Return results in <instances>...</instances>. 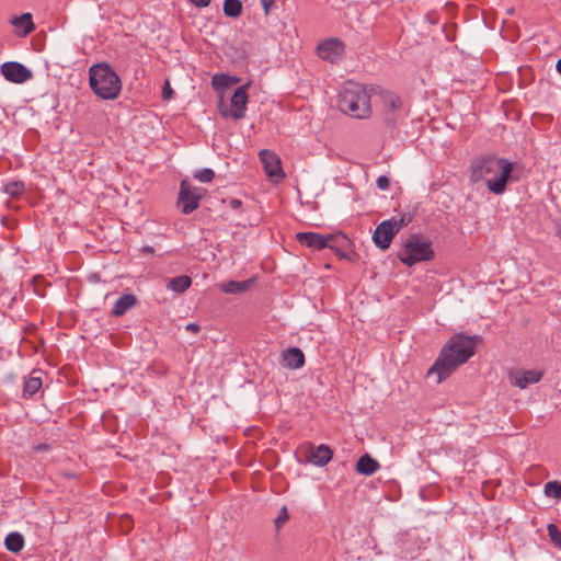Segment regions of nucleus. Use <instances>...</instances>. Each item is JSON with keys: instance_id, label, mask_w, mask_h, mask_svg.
Returning a JSON list of instances; mask_svg holds the SVG:
<instances>
[{"instance_id": "nucleus-1", "label": "nucleus", "mask_w": 561, "mask_h": 561, "mask_svg": "<svg viewBox=\"0 0 561 561\" xmlns=\"http://www.w3.org/2000/svg\"><path fill=\"white\" fill-rule=\"evenodd\" d=\"M477 342V336H468L465 334L451 336L440 351L434 365L430 368L427 373L428 376L436 374L437 382H442L444 379L448 378L457 367L465 364L473 356Z\"/></svg>"}, {"instance_id": "nucleus-2", "label": "nucleus", "mask_w": 561, "mask_h": 561, "mask_svg": "<svg viewBox=\"0 0 561 561\" xmlns=\"http://www.w3.org/2000/svg\"><path fill=\"white\" fill-rule=\"evenodd\" d=\"M514 164L507 159L488 154L476 158L470 164V181H485L493 194H503L506 190Z\"/></svg>"}, {"instance_id": "nucleus-3", "label": "nucleus", "mask_w": 561, "mask_h": 561, "mask_svg": "<svg viewBox=\"0 0 561 561\" xmlns=\"http://www.w3.org/2000/svg\"><path fill=\"white\" fill-rule=\"evenodd\" d=\"M374 92V87L348 81L339 93L337 106L345 115L366 119L371 115L370 98Z\"/></svg>"}, {"instance_id": "nucleus-4", "label": "nucleus", "mask_w": 561, "mask_h": 561, "mask_svg": "<svg viewBox=\"0 0 561 561\" xmlns=\"http://www.w3.org/2000/svg\"><path fill=\"white\" fill-rule=\"evenodd\" d=\"M89 77L92 91L101 99L114 100L119 95L122 81L108 64L93 65L89 69Z\"/></svg>"}, {"instance_id": "nucleus-5", "label": "nucleus", "mask_w": 561, "mask_h": 561, "mask_svg": "<svg viewBox=\"0 0 561 561\" xmlns=\"http://www.w3.org/2000/svg\"><path fill=\"white\" fill-rule=\"evenodd\" d=\"M435 255L430 241L417 234L410 236L398 252V259L407 266L431 261Z\"/></svg>"}, {"instance_id": "nucleus-6", "label": "nucleus", "mask_w": 561, "mask_h": 561, "mask_svg": "<svg viewBox=\"0 0 561 561\" xmlns=\"http://www.w3.org/2000/svg\"><path fill=\"white\" fill-rule=\"evenodd\" d=\"M205 192L202 187L192 186L187 180L181 181L178 205L181 207L182 213L188 215L197 209Z\"/></svg>"}, {"instance_id": "nucleus-7", "label": "nucleus", "mask_w": 561, "mask_h": 561, "mask_svg": "<svg viewBox=\"0 0 561 561\" xmlns=\"http://www.w3.org/2000/svg\"><path fill=\"white\" fill-rule=\"evenodd\" d=\"M340 239H345V237L341 233L321 234L311 231L298 232L296 234V240L301 245L313 250H321L324 248L333 249L334 244H336Z\"/></svg>"}, {"instance_id": "nucleus-8", "label": "nucleus", "mask_w": 561, "mask_h": 561, "mask_svg": "<svg viewBox=\"0 0 561 561\" xmlns=\"http://www.w3.org/2000/svg\"><path fill=\"white\" fill-rule=\"evenodd\" d=\"M403 225V219L399 221L383 220L380 222L373 236L375 244L381 250H387L390 247L394 236L400 231Z\"/></svg>"}, {"instance_id": "nucleus-9", "label": "nucleus", "mask_w": 561, "mask_h": 561, "mask_svg": "<svg viewBox=\"0 0 561 561\" xmlns=\"http://www.w3.org/2000/svg\"><path fill=\"white\" fill-rule=\"evenodd\" d=\"M260 160L263 164L264 172L270 181L279 183L285 179L279 157L267 149L260 151Z\"/></svg>"}, {"instance_id": "nucleus-10", "label": "nucleus", "mask_w": 561, "mask_h": 561, "mask_svg": "<svg viewBox=\"0 0 561 561\" xmlns=\"http://www.w3.org/2000/svg\"><path fill=\"white\" fill-rule=\"evenodd\" d=\"M316 51L322 60L334 64L344 55L345 45L340 38H328L317 46Z\"/></svg>"}, {"instance_id": "nucleus-11", "label": "nucleus", "mask_w": 561, "mask_h": 561, "mask_svg": "<svg viewBox=\"0 0 561 561\" xmlns=\"http://www.w3.org/2000/svg\"><path fill=\"white\" fill-rule=\"evenodd\" d=\"M507 376L513 386L519 389H526L529 385L539 382L543 376V371L539 369L514 368L508 371Z\"/></svg>"}, {"instance_id": "nucleus-12", "label": "nucleus", "mask_w": 561, "mask_h": 561, "mask_svg": "<svg viewBox=\"0 0 561 561\" xmlns=\"http://www.w3.org/2000/svg\"><path fill=\"white\" fill-rule=\"evenodd\" d=\"M250 83L239 87L230 100L231 110L229 113L221 112L224 116H231L233 119H240L244 116L248 104V89Z\"/></svg>"}, {"instance_id": "nucleus-13", "label": "nucleus", "mask_w": 561, "mask_h": 561, "mask_svg": "<svg viewBox=\"0 0 561 561\" xmlns=\"http://www.w3.org/2000/svg\"><path fill=\"white\" fill-rule=\"evenodd\" d=\"M1 73L8 81L13 83H24L32 78L31 70L15 61L2 64Z\"/></svg>"}, {"instance_id": "nucleus-14", "label": "nucleus", "mask_w": 561, "mask_h": 561, "mask_svg": "<svg viewBox=\"0 0 561 561\" xmlns=\"http://www.w3.org/2000/svg\"><path fill=\"white\" fill-rule=\"evenodd\" d=\"M376 92L374 94H377L382 102L383 110L387 113H394L402 107V101L399 95H397L394 92L382 90L379 87H376Z\"/></svg>"}, {"instance_id": "nucleus-15", "label": "nucleus", "mask_w": 561, "mask_h": 561, "mask_svg": "<svg viewBox=\"0 0 561 561\" xmlns=\"http://www.w3.org/2000/svg\"><path fill=\"white\" fill-rule=\"evenodd\" d=\"M283 365L289 369H298L305 365V355L298 347H291L282 353Z\"/></svg>"}, {"instance_id": "nucleus-16", "label": "nucleus", "mask_w": 561, "mask_h": 561, "mask_svg": "<svg viewBox=\"0 0 561 561\" xmlns=\"http://www.w3.org/2000/svg\"><path fill=\"white\" fill-rule=\"evenodd\" d=\"M11 23L16 28V34L21 37L27 36L35 30L31 13H24L14 18Z\"/></svg>"}, {"instance_id": "nucleus-17", "label": "nucleus", "mask_w": 561, "mask_h": 561, "mask_svg": "<svg viewBox=\"0 0 561 561\" xmlns=\"http://www.w3.org/2000/svg\"><path fill=\"white\" fill-rule=\"evenodd\" d=\"M355 468L358 473L368 477V476H373L375 472H377L380 468V465L370 455L365 454L359 457V459L356 462Z\"/></svg>"}, {"instance_id": "nucleus-18", "label": "nucleus", "mask_w": 561, "mask_h": 561, "mask_svg": "<svg viewBox=\"0 0 561 561\" xmlns=\"http://www.w3.org/2000/svg\"><path fill=\"white\" fill-rule=\"evenodd\" d=\"M333 453L327 445H319L311 448L309 460L317 466H325L332 459Z\"/></svg>"}, {"instance_id": "nucleus-19", "label": "nucleus", "mask_w": 561, "mask_h": 561, "mask_svg": "<svg viewBox=\"0 0 561 561\" xmlns=\"http://www.w3.org/2000/svg\"><path fill=\"white\" fill-rule=\"evenodd\" d=\"M137 304V299L133 294L123 295L118 298L114 305L112 313L115 317H121L126 313L127 310L133 308Z\"/></svg>"}, {"instance_id": "nucleus-20", "label": "nucleus", "mask_w": 561, "mask_h": 561, "mask_svg": "<svg viewBox=\"0 0 561 561\" xmlns=\"http://www.w3.org/2000/svg\"><path fill=\"white\" fill-rule=\"evenodd\" d=\"M252 283V279H247L242 282L229 280L220 284L219 287L221 291L226 294H241L247 291L251 287Z\"/></svg>"}, {"instance_id": "nucleus-21", "label": "nucleus", "mask_w": 561, "mask_h": 561, "mask_svg": "<svg viewBox=\"0 0 561 561\" xmlns=\"http://www.w3.org/2000/svg\"><path fill=\"white\" fill-rule=\"evenodd\" d=\"M239 81H240V79L237 77H231L229 75L220 73V75H215L211 78V85H213L214 90L219 91L227 87L237 84Z\"/></svg>"}, {"instance_id": "nucleus-22", "label": "nucleus", "mask_w": 561, "mask_h": 561, "mask_svg": "<svg viewBox=\"0 0 561 561\" xmlns=\"http://www.w3.org/2000/svg\"><path fill=\"white\" fill-rule=\"evenodd\" d=\"M35 374L36 371H33L32 375L24 382V397H32L42 388V378L39 376H35Z\"/></svg>"}, {"instance_id": "nucleus-23", "label": "nucleus", "mask_w": 561, "mask_h": 561, "mask_svg": "<svg viewBox=\"0 0 561 561\" xmlns=\"http://www.w3.org/2000/svg\"><path fill=\"white\" fill-rule=\"evenodd\" d=\"M4 546L11 552H20L24 547L23 536L19 533L9 534L4 540Z\"/></svg>"}, {"instance_id": "nucleus-24", "label": "nucleus", "mask_w": 561, "mask_h": 561, "mask_svg": "<svg viewBox=\"0 0 561 561\" xmlns=\"http://www.w3.org/2000/svg\"><path fill=\"white\" fill-rule=\"evenodd\" d=\"M191 285H192L191 277H188L186 275H182V276L172 278L168 284V288L175 293L182 294L187 288H190Z\"/></svg>"}, {"instance_id": "nucleus-25", "label": "nucleus", "mask_w": 561, "mask_h": 561, "mask_svg": "<svg viewBox=\"0 0 561 561\" xmlns=\"http://www.w3.org/2000/svg\"><path fill=\"white\" fill-rule=\"evenodd\" d=\"M242 2L240 0H225L224 13L230 18H238L242 13Z\"/></svg>"}, {"instance_id": "nucleus-26", "label": "nucleus", "mask_w": 561, "mask_h": 561, "mask_svg": "<svg viewBox=\"0 0 561 561\" xmlns=\"http://www.w3.org/2000/svg\"><path fill=\"white\" fill-rule=\"evenodd\" d=\"M25 190L24 183L21 181L10 182L4 185L3 191L12 197H18L23 194Z\"/></svg>"}, {"instance_id": "nucleus-27", "label": "nucleus", "mask_w": 561, "mask_h": 561, "mask_svg": "<svg viewBox=\"0 0 561 561\" xmlns=\"http://www.w3.org/2000/svg\"><path fill=\"white\" fill-rule=\"evenodd\" d=\"M545 493L554 499H561V483L559 481H549L545 484Z\"/></svg>"}, {"instance_id": "nucleus-28", "label": "nucleus", "mask_w": 561, "mask_h": 561, "mask_svg": "<svg viewBox=\"0 0 561 561\" xmlns=\"http://www.w3.org/2000/svg\"><path fill=\"white\" fill-rule=\"evenodd\" d=\"M548 536L554 547L561 549V531L554 524L547 526Z\"/></svg>"}, {"instance_id": "nucleus-29", "label": "nucleus", "mask_w": 561, "mask_h": 561, "mask_svg": "<svg viewBox=\"0 0 561 561\" xmlns=\"http://www.w3.org/2000/svg\"><path fill=\"white\" fill-rule=\"evenodd\" d=\"M215 176V172L211 169H202L197 171L194 175L201 182L208 183L211 182Z\"/></svg>"}, {"instance_id": "nucleus-30", "label": "nucleus", "mask_w": 561, "mask_h": 561, "mask_svg": "<svg viewBox=\"0 0 561 561\" xmlns=\"http://www.w3.org/2000/svg\"><path fill=\"white\" fill-rule=\"evenodd\" d=\"M288 519H289L288 511H287L286 506H283L282 510L279 511L278 516L275 519L276 528L277 529L280 528Z\"/></svg>"}, {"instance_id": "nucleus-31", "label": "nucleus", "mask_w": 561, "mask_h": 561, "mask_svg": "<svg viewBox=\"0 0 561 561\" xmlns=\"http://www.w3.org/2000/svg\"><path fill=\"white\" fill-rule=\"evenodd\" d=\"M119 526L123 531L128 533L133 528V518L129 515H122Z\"/></svg>"}, {"instance_id": "nucleus-32", "label": "nucleus", "mask_w": 561, "mask_h": 561, "mask_svg": "<svg viewBox=\"0 0 561 561\" xmlns=\"http://www.w3.org/2000/svg\"><path fill=\"white\" fill-rule=\"evenodd\" d=\"M377 186H378L380 190H387V188H389V186H390V180H389L386 175H380V176L377 179Z\"/></svg>"}, {"instance_id": "nucleus-33", "label": "nucleus", "mask_w": 561, "mask_h": 561, "mask_svg": "<svg viewBox=\"0 0 561 561\" xmlns=\"http://www.w3.org/2000/svg\"><path fill=\"white\" fill-rule=\"evenodd\" d=\"M173 90L170 87L169 81H165L163 89H162V98L164 100H170L172 96Z\"/></svg>"}, {"instance_id": "nucleus-34", "label": "nucleus", "mask_w": 561, "mask_h": 561, "mask_svg": "<svg viewBox=\"0 0 561 561\" xmlns=\"http://www.w3.org/2000/svg\"><path fill=\"white\" fill-rule=\"evenodd\" d=\"M276 0H261L264 13L267 15L274 7Z\"/></svg>"}, {"instance_id": "nucleus-35", "label": "nucleus", "mask_w": 561, "mask_h": 561, "mask_svg": "<svg viewBox=\"0 0 561 561\" xmlns=\"http://www.w3.org/2000/svg\"><path fill=\"white\" fill-rule=\"evenodd\" d=\"M196 8H206L210 4L211 0H188Z\"/></svg>"}, {"instance_id": "nucleus-36", "label": "nucleus", "mask_w": 561, "mask_h": 561, "mask_svg": "<svg viewBox=\"0 0 561 561\" xmlns=\"http://www.w3.org/2000/svg\"><path fill=\"white\" fill-rule=\"evenodd\" d=\"M229 205L231 208L238 209L241 207L242 203L240 199L232 198V199H230Z\"/></svg>"}, {"instance_id": "nucleus-37", "label": "nucleus", "mask_w": 561, "mask_h": 561, "mask_svg": "<svg viewBox=\"0 0 561 561\" xmlns=\"http://www.w3.org/2000/svg\"><path fill=\"white\" fill-rule=\"evenodd\" d=\"M186 330L191 331L193 333H197V332H199V325L196 323H190V324H187Z\"/></svg>"}, {"instance_id": "nucleus-38", "label": "nucleus", "mask_w": 561, "mask_h": 561, "mask_svg": "<svg viewBox=\"0 0 561 561\" xmlns=\"http://www.w3.org/2000/svg\"><path fill=\"white\" fill-rule=\"evenodd\" d=\"M35 451H43V450H48L49 449V445L47 444H38L36 446L33 447Z\"/></svg>"}, {"instance_id": "nucleus-39", "label": "nucleus", "mask_w": 561, "mask_h": 561, "mask_svg": "<svg viewBox=\"0 0 561 561\" xmlns=\"http://www.w3.org/2000/svg\"><path fill=\"white\" fill-rule=\"evenodd\" d=\"M557 70L561 73V58L557 62Z\"/></svg>"}, {"instance_id": "nucleus-40", "label": "nucleus", "mask_w": 561, "mask_h": 561, "mask_svg": "<svg viewBox=\"0 0 561 561\" xmlns=\"http://www.w3.org/2000/svg\"><path fill=\"white\" fill-rule=\"evenodd\" d=\"M557 236L561 238V224L557 228Z\"/></svg>"}, {"instance_id": "nucleus-41", "label": "nucleus", "mask_w": 561, "mask_h": 561, "mask_svg": "<svg viewBox=\"0 0 561 561\" xmlns=\"http://www.w3.org/2000/svg\"><path fill=\"white\" fill-rule=\"evenodd\" d=\"M42 280H43V277H42V276H38V277H35V278H34V283H35V284H36V283H38V282H42Z\"/></svg>"}]
</instances>
